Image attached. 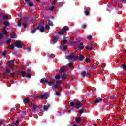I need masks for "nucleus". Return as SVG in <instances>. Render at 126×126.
Wrapping results in <instances>:
<instances>
[{"instance_id": "obj_1", "label": "nucleus", "mask_w": 126, "mask_h": 126, "mask_svg": "<svg viewBox=\"0 0 126 126\" xmlns=\"http://www.w3.org/2000/svg\"><path fill=\"white\" fill-rule=\"evenodd\" d=\"M14 46H15L16 48H18V49H22V46H25V45L20 42L19 40H17L15 44H11L9 48L10 50H14Z\"/></svg>"}, {"instance_id": "obj_2", "label": "nucleus", "mask_w": 126, "mask_h": 126, "mask_svg": "<svg viewBox=\"0 0 126 126\" xmlns=\"http://www.w3.org/2000/svg\"><path fill=\"white\" fill-rule=\"evenodd\" d=\"M83 104L81 103V102L78 101L77 102H71L70 103V106L74 108L75 109H79L82 107Z\"/></svg>"}, {"instance_id": "obj_3", "label": "nucleus", "mask_w": 126, "mask_h": 126, "mask_svg": "<svg viewBox=\"0 0 126 126\" xmlns=\"http://www.w3.org/2000/svg\"><path fill=\"white\" fill-rule=\"evenodd\" d=\"M69 29L67 26H64L62 28V30L61 31L57 32V34L59 35V36H62V35H63L66 32V31H68Z\"/></svg>"}, {"instance_id": "obj_4", "label": "nucleus", "mask_w": 126, "mask_h": 126, "mask_svg": "<svg viewBox=\"0 0 126 126\" xmlns=\"http://www.w3.org/2000/svg\"><path fill=\"white\" fill-rule=\"evenodd\" d=\"M37 30H40L41 33H44L45 28H44V22L42 23V25H39L36 27Z\"/></svg>"}, {"instance_id": "obj_5", "label": "nucleus", "mask_w": 126, "mask_h": 126, "mask_svg": "<svg viewBox=\"0 0 126 126\" xmlns=\"http://www.w3.org/2000/svg\"><path fill=\"white\" fill-rule=\"evenodd\" d=\"M50 93L44 94L40 96V99H41V100H43V99H45V100H47V99H48V98L50 97Z\"/></svg>"}, {"instance_id": "obj_6", "label": "nucleus", "mask_w": 126, "mask_h": 126, "mask_svg": "<svg viewBox=\"0 0 126 126\" xmlns=\"http://www.w3.org/2000/svg\"><path fill=\"white\" fill-rule=\"evenodd\" d=\"M75 54H76V51L71 53L69 56H67V57L69 58V59H74L75 61H76V57H74Z\"/></svg>"}, {"instance_id": "obj_7", "label": "nucleus", "mask_w": 126, "mask_h": 126, "mask_svg": "<svg viewBox=\"0 0 126 126\" xmlns=\"http://www.w3.org/2000/svg\"><path fill=\"white\" fill-rule=\"evenodd\" d=\"M0 125H1V126H8V124H7V122H6L5 120L3 119L0 120Z\"/></svg>"}, {"instance_id": "obj_8", "label": "nucleus", "mask_w": 126, "mask_h": 126, "mask_svg": "<svg viewBox=\"0 0 126 126\" xmlns=\"http://www.w3.org/2000/svg\"><path fill=\"white\" fill-rule=\"evenodd\" d=\"M87 74H88V71H85L84 70L82 71L81 74V77H82V78H84V77H85L86 76V75H87Z\"/></svg>"}, {"instance_id": "obj_9", "label": "nucleus", "mask_w": 126, "mask_h": 126, "mask_svg": "<svg viewBox=\"0 0 126 126\" xmlns=\"http://www.w3.org/2000/svg\"><path fill=\"white\" fill-rule=\"evenodd\" d=\"M40 83H42L43 84L45 83H47L48 82V78H43L40 80Z\"/></svg>"}, {"instance_id": "obj_10", "label": "nucleus", "mask_w": 126, "mask_h": 126, "mask_svg": "<svg viewBox=\"0 0 126 126\" xmlns=\"http://www.w3.org/2000/svg\"><path fill=\"white\" fill-rule=\"evenodd\" d=\"M29 23V21H24L23 23V27L24 28H27V25Z\"/></svg>"}, {"instance_id": "obj_11", "label": "nucleus", "mask_w": 126, "mask_h": 126, "mask_svg": "<svg viewBox=\"0 0 126 126\" xmlns=\"http://www.w3.org/2000/svg\"><path fill=\"white\" fill-rule=\"evenodd\" d=\"M101 101H104V99L103 98H96L95 100L94 101V104H98V103H99V102H101Z\"/></svg>"}, {"instance_id": "obj_12", "label": "nucleus", "mask_w": 126, "mask_h": 126, "mask_svg": "<svg viewBox=\"0 0 126 126\" xmlns=\"http://www.w3.org/2000/svg\"><path fill=\"white\" fill-rule=\"evenodd\" d=\"M8 65L11 66H14V61L12 60L8 61Z\"/></svg>"}, {"instance_id": "obj_13", "label": "nucleus", "mask_w": 126, "mask_h": 126, "mask_svg": "<svg viewBox=\"0 0 126 126\" xmlns=\"http://www.w3.org/2000/svg\"><path fill=\"white\" fill-rule=\"evenodd\" d=\"M67 76H68V75L66 74V73L63 74L62 76V80L63 81H65V79H66Z\"/></svg>"}, {"instance_id": "obj_14", "label": "nucleus", "mask_w": 126, "mask_h": 126, "mask_svg": "<svg viewBox=\"0 0 126 126\" xmlns=\"http://www.w3.org/2000/svg\"><path fill=\"white\" fill-rule=\"evenodd\" d=\"M76 61L77 60V59H79L80 60V61H83V60H84V59H85V57H84V55H80L79 57L77 56L76 57Z\"/></svg>"}, {"instance_id": "obj_15", "label": "nucleus", "mask_w": 126, "mask_h": 126, "mask_svg": "<svg viewBox=\"0 0 126 126\" xmlns=\"http://www.w3.org/2000/svg\"><path fill=\"white\" fill-rule=\"evenodd\" d=\"M27 6L31 8V7H33V6H34V4H33L32 2L30 1L27 3Z\"/></svg>"}, {"instance_id": "obj_16", "label": "nucleus", "mask_w": 126, "mask_h": 126, "mask_svg": "<svg viewBox=\"0 0 126 126\" xmlns=\"http://www.w3.org/2000/svg\"><path fill=\"white\" fill-rule=\"evenodd\" d=\"M16 35L15 34V33H14V31L12 32V34L11 35L10 38H12V39H15L16 38Z\"/></svg>"}, {"instance_id": "obj_17", "label": "nucleus", "mask_w": 126, "mask_h": 126, "mask_svg": "<svg viewBox=\"0 0 126 126\" xmlns=\"http://www.w3.org/2000/svg\"><path fill=\"white\" fill-rule=\"evenodd\" d=\"M81 121V117L80 116H78L75 118L76 123H79Z\"/></svg>"}, {"instance_id": "obj_18", "label": "nucleus", "mask_w": 126, "mask_h": 126, "mask_svg": "<svg viewBox=\"0 0 126 126\" xmlns=\"http://www.w3.org/2000/svg\"><path fill=\"white\" fill-rule=\"evenodd\" d=\"M64 69H65L64 67H61L60 68V70H59L60 73H61V74H63V73H64Z\"/></svg>"}, {"instance_id": "obj_19", "label": "nucleus", "mask_w": 126, "mask_h": 126, "mask_svg": "<svg viewBox=\"0 0 126 126\" xmlns=\"http://www.w3.org/2000/svg\"><path fill=\"white\" fill-rule=\"evenodd\" d=\"M24 104H28L29 103V98L26 97L23 100Z\"/></svg>"}, {"instance_id": "obj_20", "label": "nucleus", "mask_w": 126, "mask_h": 126, "mask_svg": "<svg viewBox=\"0 0 126 126\" xmlns=\"http://www.w3.org/2000/svg\"><path fill=\"white\" fill-rule=\"evenodd\" d=\"M85 112H86V109H85V108H82L78 111V113H79V114H83V113H85Z\"/></svg>"}, {"instance_id": "obj_21", "label": "nucleus", "mask_w": 126, "mask_h": 126, "mask_svg": "<svg viewBox=\"0 0 126 126\" xmlns=\"http://www.w3.org/2000/svg\"><path fill=\"white\" fill-rule=\"evenodd\" d=\"M52 89L54 90V91H55V89H59V85H54L53 86H52Z\"/></svg>"}, {"instance_id": "obj_22", "label": "nucleus", "mask_w": 126, "mask_h": 126, "mask_svg": "<svg viewBox=\"0 0 126 126\" xmlns=\"http://www.w3.org/2000/svg\"><path fill=\"white\" fill-rule=\"evenodd\" d=\"M84 62L86 63H91V62H90V59L89 58H86L84 60Z\"/></svg>"}, {"instance_id": "obj_23", "label": "nucleus", "mask_w": 126, "mask_h": 126, "mask_svg": "<svg viewBox=\"0 0 126 126\" xmlns=\"http://www.w3.org/2000/svg\"><path fill=\"white\" fill-rule=\"evenodd\" d=\"M40 108V106L39 105H35L32 106V110L35 111V110H36V109H39Z\"/></svg>"}, {"instance_id": "obj_24", "label": "nucleus", "mask_w": 126, "mask_h": 126, "mask_svg": "<svg viewBox=\"0 0 126 126\" xmlns=\"http://www.w3.org/2000/svg\"><path fill=\"white\" fill-rule=\"evenodd\" d=\"M3 24L5 26H10V24L9 23V22L8 21H4Z\"/></svg>"}, {"instance_id": "obj_25", "label": "nucleus", "mask_w": 126, "mask_h": 126, "mask_svg": "<svg viewBox=\"0 0 126 126\" xmlns=\"http://www.w3.org/2000/svg\"><path fill=\"white\" fill-rule=\"evenodd\" d=\"M47 21L48 22V25H49V26H54V24H53V22L52 21L48 19Z\"/></svg>"}, {"instance_id": "obj_26", "label": "nucleus", "mask_w": 126, "mask_h": 126, "mask_svg": "<svg viewBox=\"0 0 126 126\" xmlns=\"http://www.w3.org/2000/svg\"><path fill=\"white\" fill-rule=\"evenodd\" d=\"M55 94L57 96H61L62 95V94H61V91H55Z\"/></svg>"}, {"instance_id": "obj_27", "label": "nucleus", "mask_w": 126, "mask_h": 126, "mask_svg": "<svg viewBox=\"0 0 126 126\" xmlns=\"http://www.w3.org/2000/svg\"><path fill=\"white\" fill-rule=\"evenodd\" d=\"M79 48H81V50L83 49V48H84V45H83V43L80 42L79 44Z\"/></svg>"}, {"instance_id": "obj_28", "label": "nucleus", "mask_w": 126, "mask_h": 126, "mask_svg": "<svg viewBox=\"0 0 126 126\" xmlns=\"http://www.w3.org/2000/svg\"><path fill=\"white\" fill-rule=\"evenodd\" d=\"M12 125H13L14 126H17L18 125H19V121L18 120H16L15 122L12 123Z\"/></svg>"}, {"instance_id": "obj_29", "label": "nucleus", "mask_w": 126, "mask_h": 126, "mask_svg": "<svg viewBox=\"0 0 126 126\" xmlns=\"http://www.w3.org/2000/svg\"><path fill=\"white\" fill-rule=\"evenodd\" d=\"M84 9L85 10V12H84L85 15H86V16H88V15H89V13H90L89 11H87L86 10V8H85Z\"/></svg>"}, {"instance_id": "obj_30", "label": "nucleus", "mask_w": 126, "mask_h": 126, "mask_svg": "<svg viewBox=\"0 0 126 126\" xmlns=\"http://www.w3.org/2000/svg\"><path fill=\"white\" fill-rule=\"evenodd\" d=\"M20 74L22 77H24V76H25V74H26V72L22 71L21 72Z\"/></svg>"}, {"instance_id": "obj_31", "label": "nucleus", "mask_w": 126, "mask_h": 126, "mask_svg": "<svg viewBox=\"0 0 126 126\" xmlns=\"http://www.w3.org/2000/svg\"><path fill=\"white\" fill-rule=\"evenodd\" d=\"M67 38V37H63V44H66V42H67V40H66V39Z\"/></svg>"}, {"instance_id": "obj_32", "label": "nucleus", "mask_w": 126, "mask_h": 126, "mask_svg": "<svg viewBox=\"0 0 126 126\" xmlns=\"http://www.w3.org/2000/svg\"><path fill=\"white\" fill-rule=\"evenodd\" d=\"M7 55V51L6 50H4L2 53V56L3 57H5Z\"/></svg>"}, {"instance_id": "obj_33", "label": "nucleus", "mask_w": 126, "mask_h": 126, "mask_svg": "<svg viewBox=\"0 0 126 126\" xmlns=\"http://www.w3.org/2000/svg\"><path fill=\"white\" fill-rule=\"evenodd\" d=\"M36 30H38L37 29V27L36 28H34V30L31 31L32 34H35Z\"/></svg>"}, {"instance_id": "obj_34", "label": "nucleus", "mask_w": 126, "mask_h": 126, "mask_svg": "<svg viewBox=\"0 0 126 126\" xmlns=\"http://www.w3.org/2000/svg\"><path fill=\"white\" fill-rule=\"evenodd\" d=\"M121 66L124 70H126V64H122Z\"/></svg>"}, {"instance_id": "obj_35", "label": "nucleus", "mask_w": 126, "mask_h": 126, "mask_svg": "<svg viewBox=\"0 0 126 126\" xmlns=\"http://www.w3.org/2000/svg\"><path fill=\"white\" fill-rule=\"evenodd\" d=\"M3 35H5V36H8V33H7V31L6 30L3 31Z\"/></svg>"}, {"instance_id": "obj_36", "label": "nucleus", "mask_w": 126, "mask_h": 126, "mask_svg": "<svg viewBox=\"0 0 126 126\" xmlns=\"http://www.w3.org/2000/svg\"><path fill=\"white\" fill-rule=\"evenodd\" d=\"M36 94H33L31 95L32 98V101H34L36 98Z\"/></svg>"}, {"instance_id": "obj_37", "label": "nucleus", "mask_w": 126, "mask_h": 126, "mask_svg": "<svg viewBox=\"0 0 126 126\" xmlns=\"http://www.w3.org/2000/svg\"><path fill=\"white\" fill-rule=\"evenodd\" d=\"M47 83H48V84L49 86H52L54 84V82H53L52 81L49 82L48 81H47Z\"/></svg>"}, {"instance_id": "obj_38", "label": "nucleus", "mask_w": 126, "mask_h": 126, "mask_svg": "<svg viewBox=\"0 0 126 126\" xmlns=\"http://www.w3.org/2000/svg\"><path fill=\"white\" fill-rule=\"evenodd\" d=\"M54 38L57 41H60V40H61V39H60V37H59V35H55V36H54Z\"/></svg>"}, {"instance_id": "obj_39", "label": "nucleus", "mask_w": 126, "mask_h": 126, "mask_svg": "<svg viewBox=\"0 0 126 126\" xmlns=\"http://www.w3.org/2000/svg\"><path fill=\"white\" fill-rule=\"evenodd\" d=\"M3 18L4 20H8V16H7V15H4Z\"/></svg>"}, {"instance_id": "obj_40", "label": "nucleus", "mask_w": 126, "mask_h": 126, "mask_svg": "<svg viewBox=\"0 0 126 126\" xmlns=\"http://www.w3.org/2000/svg\"><path fill=\"white\" fill-rule=\"evenodd\" d=\"M6 43L8 44V45H10V43H11V39H8L6 41Z\"/></svg>"}, {"instance_id": "obj_41", "label": "nucleus", "mask_w": 126, "mask_h": 126, "mask_svg": "<svg viewBox=\"0 0 126 126\" xmlns=\"http://www.w3.org/2000/svg\"><path fill=\"white\" fill-rule=\"evenodd\" d=\"M55 78L56 79H60L61 78V76L59 74H56V75L55 76Z\"/></svg>"}, {"instance_id": "obj_42", "label": "nucleus", "mask_w": 126, "mask_h": 126, "mask_svg": "<svg viewBox=\"0 0 126 126\" xmlns=\"http://www.w3.org/2000/svg\"><path fill=\"white\" fill-rule=\"evenodd\" d=\"M43 109H44V111H48L49 108H48V106H46V105H44Z\"/></svg>"}, {"instance_id": "obj_43", "label": "nucleus", "mask_w": 126, "mask_h": 126, "mask_svg": "<svg viewBox=\"0 0 126 126\" xmlns=\"http://www.w3.org/2000/svg\"><path fill=\"white\" fill-rule=\"evenodd\" d=\"M87 39L89 41H90V40H91V39H92V35H88Z\"/></svg>"}, {"instance_id": "obj_44", "label": "nucleus", "mask_w": 126, "mask_h": 126, "mask_svg": "<svg viewBox=\"0 0 126 126\" xmlns=\"http://www.w3.org/2000/svg\"><path fill=\"white\" fill-rule=\"evenodd\" d=\"M50 25H46L45 26V29L47 30H50Z\"/></svg>"}, {"instance_id": "obj_45", "label": "nucleus", "mask_w": 126, "mask_h": 126, "mask_svg": "<svg viewBox=\"0 0 126 126\" xmlns=\"http://www.w3.org/2000/svg\"><path fill=\"white\" fill-rule=\"evenodd\" d=\"M29 18V17H24L23 19L24 21H28V19Z\"/></svg>"}, {"instance_id": "obj_46", "label": "nucleus", "mask_w": 126, "mask_h": 126, "mask_svg": "<svg viewBox=\"0 0 126 126\" xmlns=\"http://www.w3.org/2000/svg\"><path fill=\"white\" fill-rule=\"evenodd\" d=\"M94 45H91V46L90 47V51H92V50H94Z\"/></svg>"}, {"instance_id": "obj_47", "label": "nucleus", "mask_w": 126, "mask_h": 126, "mask_svg": "<svg viewBox=\"0 0 126 126\" xmlns=\"http://www.w3.org/2000/svg\"><path fill=\"white\" fill-rule=\"evenodd\" d=\"M97 64H95L93 66V69H97Z\"/></svg>"}, {"instance_id": "obj_48", "label": "nucleus", "mask_w": 126, "mask_h": 126, "mask_svg": "<svg viewBox=\"0 0 126 126\" xmlns=\"http://www.w3.org/2000/svg\"><path fill=\"white\" fill-rule=\"evenodd\" d=\"M6 73H10V70H9L7 68H6V72L5 73V74H6Z\"/></svg>"}, {"instance_id": "obj_49", "label": "nucleus", "mask_w": 126, "mask_h": 126, "mask_svg": "<svg viewBox=\"0 0 126 126\" xmlns=\"http://www.w3.org/2000/svg\"><path fill=\"white\" fill-rule=\"evenodd\" d=\"M50 43L51 44H52V45H55V44L56 43V41H55V40H51L50 41Z\"/></svg>"}, {"instance_id": "obj_50", "label": "nucleus", "mask_w": 126, "mask_h": 126, "mask_svg": "<svg viewBox=\"0 0 126 126\" xmlns=\"http://www.w3.org/2000/svg\"><path fill=\"white\" fill-rule=\"evenodd\" d=\"M87 25H86V24H83L81 28H82V29H85V28L87 27Z\"/></svg>"}, {"instance_id": "obj_51", "label": "nucleus", "mask_w": 126, "mask_h": 126, "mask_svg": "<svg viewBox=\"0 0 126 126\" xmlns=\"http://www.w3.org/2000/svg\"><path fill=\"white\" fill-rule=\"evenodd\" d=\"M0 39H3V34L0 32Z\"/></svg>"}, {"instance_id": "obj_52", "label": "nucleus", "mask_w": 126, "mask_h": 126, "mask_svg": "<svg viewBox=\"0 0 126 126\" xmlns=\"http://www.w3.org/2000/svg\"><path fill=\"white\" fill-rule=\"evenodd\" d=\"M73 65V63H70L68 64V67H71Z\"/></svg>"}, {"instance_id": "obj_53", "label": "nucleus", "mask_w": 126, "mask_h": 126, "mask_svg": "<svg viewBox=\"0 0 126 126\" xmlns=\"http://www.w3.org/2000/svg\"><path fill=\"white\" fill-rule=\"evenodd\" d=\"M17 25H18V26H19V27H21V22L18 21Z\"/></svg>"}, {"instance_id": "obj_54", "label": "nucleus", "mask_w": 126, "mask_h": 126, "mask_svg": "<svg viewBox=\"0 0 126 126\" xmlns=\"http://www.w3.org/2000/svg\"><path fill=\"white\" fill-rule=\"evenodd\" d=\"M70 77H71V80H74L75 79V77H74V76H70Z\"/></svg>"}, {"instance_id": "obj_55", "label": "nucleus", "mask_w": 126, "mask_h": 126, "mask_svg": "<svg viewBox=\"0 0 126 126\" xmlns=\"http://www.w3.org/2000/svg\"><path fill=\"white\" fill-rule=\"evenodd\" d=\"M67 45H64V46H63V50H67Z\"/></svg>"}, {"instance_id": "obj_56", "label": "nucleus", "mask_w": 126, "mask_h": 126, "mask_svg": "<svg viewBox=\"0 0 126 126\" xmlns=\"http://www.w3.org/2000/svg\"><path fill=\"white\" fill-rule=\"evenodd\" d=\"M26 77H28V78H31V74H29L28 75L26 76Z\"/></svg>"}, {"instance_id": "obj_57", "label": "nucleus", "mask_w": 126, "mask_h": 126, "mask_svg": "<svg viewBox=\"0 0 126 126\" xmlns=\"http://www.w3.org/2000/svg\"><path fill=\"white\" fill-rule=\"evenodd\" d=\"M2 29L3 30H6V26H3Z\"/></svg>"}, {"instance_id": "obj_58", "label": "nucleus", "mask_w": 126, "mask_h": 126, "mask_svg": "<svg viewBox=\"0 0 126 126\" xmlns=\"http://www.w3.org/2000/svg\"><path fill=\"white\" fill-rule=\"evenodd\" d=\"M54 8H55V6H52L50 9L51 11H53L54 10Z\"/></svg>"}, {"instance_id": "obj_59", "label": "nucleus", "mask_w": 126, "mask_h": 126, "mask_svg": "<svg viewBox=\"0 0 126 126\" xmlns=\"http://www.w3.org/2000/svg\"><path fill=\"white\" fill-rule=\"evenodd\" d=\"M10 75L11 76H12V77H14V76H15V75H14V73H10Z\"/></svg>"}, {"instance_id": "obj_60", "label": "nucleus", "mask_w": 126, "mask_h": 126, "mask_svg": "<svg viewBox=\"0 0 126 126\" xmlns=\"http://www.w3.org/2000/svg\"><path fill=\"white\" fill-rule=\"evenodd\" d=\"M56 84H58V85L59 86V84H61V81H57L56 82Z\"/></svg>"}, {"instance_id": "obj_61", "label": "nucleus", "mask_w": 126, "mask_h": 126, "mask_svg": "<svg viewBox=\"0 0 126 126\" xmlns=\"http://www.w3.org/2000/svg\"><path fill=\"white\" fill-rule=\"evenodd\" d=\"M55 2H57V1H54L53 2H52V5H55Z\"/></svg>"}, {"instance_id": "obj_62", "label": "nucleus", "mask_w": 126, "mask_h": 126, "mask_svg": "<svg viewBox=\"0 0 126 126\" xmlns=\"http://www.w3.org/2000/svg\"><path fill=\"white\" fill-rule=\"evenodd\" d=\"M46 106L49 108L51 107V104H50V103H48L47 105H46Z\"/></svg>"}, {"instance_id": "obj_63", "label": "nucleus", "mask_w": 126, "mask_h": 126, "mask_svg": "<svg viewBox=\"0 0 126 126\" xmlns=\"http://www.w3.org/2000/svg\"><path fill=\"white\" fill-rule=\"evenodd\" d=\"M27 51L28 52H30V51H31V48L28 47Z\"/></svg>"}, {"instance_id": "obj_64", "label": "nucleus", "mask_w": 126, "mask_h": 126, "mask_svg": "<svg viewBox=\"0 0 126 126\" xmlns=\"http://www.w3.org/2000/svg\"><path fill=\"white\" fill-rule=\"evenodd\" d=\"M124 1H125V2H126V0H120V2H124Z\"/></svg>"}]
</instances>
